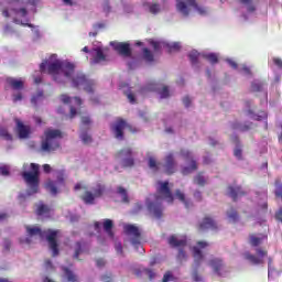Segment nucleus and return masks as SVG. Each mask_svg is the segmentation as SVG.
<instances>
[{
    "instance_id": "c03bdc74",
    "label": "nucleus",
    "mask_w": 282,
    "mask_h": 282,
    "mask_svg": "<svg viewBox=\"0 0 282 282\" xmlns=\"http://www.w3.org/2000/svg\"><path fill=\"white\" fill-rule=\"evenodd\" d=\"M106 58L107 57L105 56L102 50L98 48L95 56V63H101V61H106Z\"/></svg>"
},
{
    "instance_id": "72a5a7b5",
    "label": "nucleus",
    "mask_w": 282,
    "mask_h": 282,
    "mask_svg": "<svg viewBox=\"0 0 282 282\" xmlns=\"http://www.w3.org/2000/svg\"><path fill=\"white\" fill-rule=\"evenodd\" d=\"M263 87H265V83L254 80L251 84V91L257 93V91H263Z\"/></svg>"
},
{
    "instance_id": "39448f33",
    "label": "nucleus",
    "mask_w": 282,
    "mask_h": 282,
    "mask_svg": "<svg viewBox=\"0 0 282 282\" xmlns=\"http://www.w3.org/2000/svg\"><path fill=\"white\" fill-rule=\"evenodd\" d=\"M128 129L131 133H138V130L129 124L127 120L122 118H117L116 121L110 126V131L112 132L116 140H124V130Z\"/></svg>"
},
{
    "instance_id": "0e129e2a",
    "label": "nucleus",
    "mask_w": 282,
    "mask_h": 282,
    "mask_svg": "<svg viewBox=\"0 0 282 282\" xmlns=\"http://www.w3.org/2000/svg\"><path fill=\"white\" fill-rule=\"evenodd\" d=\"M46 67H47V61L42 62V63L40 64V72H41L42 74H45Z\"/></svg>"
},
{
    "instance_id": "3c124183",
    "label": "nucleus",
    "mask_w": 282,
    "mask_h": 282,
    "mask_svg": "<svg viewBox=\"0 0 282 282\" xmlns=\"http://www.w3.org/2000/svg\"><path fill=\"white\" fill-rule=\"evenodd\" d=\"M0 175H10V169L7 165H0Z\"/></svg>"
},
{
    "instance_id": "69168bd1",
    "label": "nucleus",
    "mask_w": 282,
    "mask_h": 282,
    "mask_svg": "<svg viewBox=\"0 0 282 282\" xmlns=\"http://www.w3.org/2000/svg\"><path fill=\"white\" fill-rule=\"evenodd\" d=\"M194 199H196V202H202L203 199L202 192L199 191L194 192Z\"/></svg>"
},
{
    "instance_id": "9b49d317",
    "label": "nucleus",
    "mask_w": 282,
    "mask_h": 282,
    "mask_svg": "<svg viewBox=\"0 0 282 282\" xmlns=\"http://www.w3.org/2000/svg\"><path fill=\"white\" fill-rule=\"evenodd\" d=\"M123 232L128 237H131L132 246H140V241H142V232L140 231V228H138L135 225H124Z\"/></svg>"
},
{
    "instance_id": "393cba45",
    "label": "nucleus",
    "mask_w": 282,
    "mask_h": 282,
    "mask_svg": "<svg viewBox=\"0 0 282 282\" xmlns=\"http://www.w3.org/2000/svg\"><path fill=\"white\" fill-rule=\"evenodd\" d=\"M231 142H234V144H237V148L234 150L235 158H237L238 160H243V151L239 147L240 144L239 137L238 135L231 137Z\"/></svg>"
},
{
    "instance_id": "f8f14e48",
    "label": "nucleus",
    "mask_w": 282,
    "mask_h": 282,
    "mask_svg": "<svg viewBox=\"0 0 282 282\" xmlns=\"http://www.w3.org/2000/svg\"><path fill=\"white\" fill-rule=\"evenodd\" d=\"M159 187L156 188L158 195L162 197L163 199H166L167 204H173L175 202V197L173 196V193L171 192V187H169V181L158 182Z\"/></svg>"
},
{
    "instance_id": "bb28decb",
    "label": "nucleus",
    "mask_w": 282,
    "mask_h": 282,
    "mask_svg": "<svg viewBox=\"0 0 282 282\" xmlns=\"http://www.w3.org/2000/svg\"><path fill=\"white\" fill-rule=\"evenodd\" d=\"M102 226H104L105 232H107V235H108L111 239H113V220L107 218V219L104 220Z\"/></svg>"
},
{
    "instance_id": "338daca9",
    "label": "nucleus",
    "mask_w": 282,
    "mask_h": 282,
    "mask_svg": "<svg viewBox=\"0 0 282 282\" xmlns=\"http://www.w3.org/2000/svg\"><path fill=\"white\" fill-rule=\"evenodd\" d=\"M183 105L187 108L191 107V97H188V96L184 97Z\"/></svg>"
},
{
    "instance_id": "c756f323",
    "label": "nucleus",
    "mask_w": 282,
    "mask_h": 282,
    "mask_svg": "<svg viewBox=\"0 0 282 282\" xmlns=\"http://www.w3.org/2000/svg\"><path fill=\"white\" fill-rule=\"evenodd\" d=\"M46 191L51 193V195H57L58 194V187L56 185V182L48 180L45 184Z\"/></svg>"
},
{
    "instance_id": "052dcab7",
    "label": "nucleus",
    "mask_w": 282,
    "mask_h": 282,
    "mask_svg": "<svg viewBox=\"0 0 282 282\" xmlns=\"http://www.w3.org/2000/svg\"><path fill=\"white\" fill-rule=\"evenodd\" d=\"M44 265H45L46 270H53L54 269V264H52V260H50V259H46L44 261Z\"/></svg>"
},
{
    "instance_id": "774afa93",
    "label": "nucleus",
    "mask_w": 282,
    "mask_h": 282,
    "mask_svg": "<svg viewBox=\"0 0 282 282\" xmlns=\"http://www.w3.org/2000/svg\"><path fill=\"white\" fill-rule=\"evenodd\" d=\"M193 279H194V281L199 282V281H202V275H199V273L197 271H195L193 273Z\"/></svg>"
},
{
    "instance_id": "f257e3e1",
    "label": "nucleus",
    "mask_w": 282,
    "mask_h": 282,
    "mask_svg": "<svg viewBox=\"0 0 282 282\" xmlns=\"http://www.w3.org/2000/svg\"><path fill=\"white\" fill-rule=\"evenodd\" d=\"M75 69L76 66L69 62L55 61L47 64V74L53 76L55 83H65V78H70L72 86L75 89H84L87 94H94V85L96 83L87 78V75L83 73L74 75Z\"/></svg>"
},
{
    "instance_id": "5701e85b",
    "label": "nucleus",
    "mask_w": 282,
    "mask_h": 282,
    "mask_svg": "<svg viewBox=\"0 0 282 282\" xmlns=\"http://www.w3.org/2000/svg\"><path fill=\"white\" fill-rule=\"evenodd\" d=\"M7 84L14 91H21V89H23L25 87V83L22 79H17L14 77H8Z\"/></svg>"
},
{
    "instance_id": "5fc2aeb1",
    "label": "nucleus",
    "mask_w": 282,
    "mask_h": 282,
    "mask_svg": "<svg viewBox=\"0 0 282 282\" xmlns=\"http://www.w3.org/2000/svg\"><path fill=\"white\" fill-rule=\"evenodd\" d=\"M173 279V274L171 273V271H167L162 279V282H169Z\"/></svg>"
},
{
    "instance_id": "2eb2a0df",
    "label": "nucleus",
    "mask_w": 282,
    "mask_h": 282,
    "mask_svg": "<svg viewBox=\"0 0 282 282\" xmlns=\"http://www.w3.org/2000/svg\"><path fill=\"white\" fill-rule=\"evenodd\" d=\"M163 171L166 175H173L177 171V161H175V154L173 152L165 155Z\"/></svg>"
},
{
    "instance_id": "49530a36",
    "label": "nucleus",
    "mask_w": 282,
    "mask_h": 282,
    "mask_svg": "<svg viewBox=\"0 0 282 282\" xmlns=\"http://www.w3.org/2000/svg\"><path fill=\"white\" fill-rule=\"evenodd\" d=\"M240 3L248 6V12H254V10H257L254 4H252V0H240Z\"/></svg>"
},
{
    "instance_id": "ea45409f",
    "label": "nucleus",
    "mask_w": 282,
    "mask_h": 282,
    "mask_svg": "<svg viewBox=\"0 0 282 282\" xmlns=\"http://www.w3.org/2000/svg\"><path fill=\"white\" fill-rule=\"evenodd\" d=\"M199 52L197 51H192L189 54H188V58L192 63V65H197V62L199 61Z\"/></svg>"
},
{
    "instance_id": "c9c22d12",
    "label": "nucleus",
    "mask_w": 282,
    "mask_h": 282,
    "mask_svg": "<svg viewBox=\"0 0 282 282\" xmlns=\"http://www.w3.org/2000/svg\"><path fill=\"white\" fill-rule=\"evenodd\" d=\"M118 195H121L123 204H129V194L127 193V189L124 187L119 186L117 188Z\"/></svg>"
},
{
    "instance_id": "79ce46f5",
    "label": "nucleus",
    "mask_w": 282,
    "mask_h": 282,
    "mask_svg": "<svg viewBox=\"0 0 282 282\" xmlns=\"http://www.w3.org/2000/svg\"><path fill=\"white\" fill-rule=\"evenodd\" d=\"M80 140L84 144H91V142L94 141L91 139V135H89V133H87V131H84L80 133Z\"/></svg>"
},
{
    "instance_id": "58836bf2",
    "label": "nucleus",
    "mask_w": 282,
    "mask_h": 282,
    "mask_svg": "<svg viewBox=\"0 0 282 282\" xmlns=\"http://www.w3.org/2000/svg\"><path fill=\"white\" fill-rule=\"evenodd\" d=\"M194 184H197V186H206V178L204 177V175L202 173H198L194 177Z\"/></svg>"
},
{
    "instance_id": "7c9ffc66",
    "label": "nucleus",
    "mask_w": 282,
    "mask_h": 282,
    "mask_svg": "<svg viewBox=\"0 0 282 282\" xmlns=\"http://www.w3.org/2000/svg\"><path fill=\"white\" fill-rule=\"evenodd\" d=\"M26 232L29 235V237H43V230H41V228L39 227H30L26 226Z\"/></svg>"
},
{
    "instance_id": "a18cd8bd",
    "label": "nucleus",
    "mask_w": 282,
    "mask_h": 282,
    "mask_svg": "<svg viewBox=\"0 0 282 282\" xmlns=\"http://www.w3.org/2000/svg\"><path fill=\"white\" fill-rule=\"evenodd\" d=\"M124 96L128 98L130 105H135V95L131 90L123 91Z\"/></svg>"
},
{
    "instance_id": "680f3d73",
    "label": "nucleus",
    "mask_w": 282,
    "mask_h": 282,
    "mask_svg": "<svg viewBox=\"0 0 282 282\" xmlns=\"http://www.w3.org/2000/svg\"><path fill=\"white\" fill-rule=\"evenodd\" d=\"M273 63L279 67V69H282V59L279 57H273Z\"/></svg>"
},
{
    "instance_id": "dca6fc26",
    "label": "nucleus",
    "mask_w": 282,
    "mask_h": 282,
    "mask_svg": "<svg viewBox=\"0 0 282 282\" xmlns=\"http://www.w3.org/2000/svg\"><path fill=\"white\" fill-rule=\"evenodd\" d=\"M208 246H209L208 242L204 240H199L196 242V246L192 248V252H193V257L196 265H200L202 262L204 261V253L202 252V250H204V248H208Z\"/></svg>"
},
{
    "instance_id": "a19ab883",
    "label": "nucleus",
    "mask_w": 282,
    "mask_h": 282,
    "mask_svg": "<svg viewBox=\"0 0 282 282\" xmlns=\"http://www.w3.org/2000/svg\"><path fill=\"white\" fill-rule=\"evenodd\" d=\"M143 58L148 63H153L154 61L153 53L149 48H143Z\"/></svg>"
},
{
    "instance_id": "6e6552de",
    "label": "nucleus",
    "mask_w": 282,
    "mask_h": 282,
    "mask_svg": "<svg viewBox=\"0 0 282 282\" xmlns=\"http://www.w3.org/2000/svg\"><path fill=\"white\" fill-rule=\"evenodd\" d=\"M115 160H118L123 169H131L135 165L133 159V150L131 148H123L115 154Z\"/></svg>"
},
{
    "instance_id": "4468645a",
    "label": "nucleus",
    "mask_w": 282,
    "mask_h": 282,
    "mask_svg": "<svg viewBox=\"0 0 282 282\" xmlns=\"http://www.w3.org/2000/svg\"><path fill=\"white\" fill-rule=\"evenodd\" d=\"M256 252L258 257L248 251L243 253V257L247 261H250L252 265H263V257H268V250L258 248L256 249Z\"/></svg>"
},
{
    "instance_id": "e433bc0d",
    "label": "nucleus",
    "mask_w": 282,
    "mask_h": 282,
    "mask_svg": "<svg viewBox=\"0 0 282 282\" xmlns=\"http://www.w3.org/2000/svg\"><path fill=\"white\" fill-rule=\"evenodd\" d=\"M64 272L66 274L68 282H78V276L72 272V270L65 268Z\"/></svg>"
},
{
    "instance_id": "bf43d9fd",
    "label": "nucleus",
    "mask_w": 282,
    "mask_h": 282,
    "mask_svg": "<svg viewBox=\"0 0 282 282\" xmlns=\"http://www.w3.org/2000/svg\"><path fill=\"white\" fill-rule=\"evenodd\" d=\"M106 263L107 262L102 258L96 260L97 268H105Z\"/></svg>"
},
{
    "instance_id": "20e7f679",
    "label": "nucleus",
    "mask_w": 282,
    "mask_h": 282,
    "mask_svg": "<svg viewBox=\"0 0 282 282\" xmlns=\"http://www.w3.org/2000/svg\"><path fill=\"white\" fill-rule=\"evenodd\" d=\"M191 8H194L198 14L204 15L208 14V9L206 7H202L197 3V0H177L176 1V10L183 17H188L191 14Z\"/></svg>"
},
{
    "instance_id": "f3484780",
    "label": "nucleus",
    "mask_w": 282,
    "mask_h": 282,
    "mask_svg": "<svg viewBox=\"0 0 282 282\" xmlns=\"http://www.w3.org/2000/svg\"><path fill=\"white\" fill-rule=\"evenodd\" d=\"M198 230L199 232H204L206 230H219V226L217 225V220L210 216H205L198 223Z\"/></svg>"
},
{
    "instance_id": "473e14b6",
    "label": "nucleus",
    "mask_w": 282,
    "mask_h": 282,
    "mask_svg": "<svg viewBox=\"0 0 282 282\" xmlns=\"http://www.w3.org/2000/svg\"><path fill=\"white\" fill-rule=\"evenodd\" d=\"M203 58L208 61L212 65H217V63H219V57L215 53L204 54Z\"/></svg>"
},
{
    "instance_id": "9d476101",
    "label": "nucleus",
    "mask_w": 282,
    "mask_h": 282,
    "mask_svg": "<svg viewBox=\"0 0 282 282\" xmlns=\"http://www.w3.org/2000/svg\"><path fill=\"white\" fill-rule=\"evenodd\" d=\"M181 158L185 160V162H189V166H185L182 169L181 173L182 175H191L193 171H197V161H195V158L193 156V152L182 149L180 151Z\"/></svg>"
},
{
    "instance_id": "1a4fd4ad",
    "label": "nucleus",
    "mask_w": 282,
    "mask_h": 282,
    "mask_svg": "<svg viewBox=\"0 0 282 282\" xmlns=\"http://www.w3.org/2000/svg\"><path fill=\"white\" fill-rule=\"evenodd\" d=\"M44 235H46V241L52 252V257H58V254H61V251L58 250V236L61 235V230L47 229L44 231Z\"/></svg>"
},
{
    "instance_id": "6e6d98bb",
    "label": "nucleus",
    "mask_w": 282,
    "mask_h": 282,
    "mask_svg": "<svg viewBox=\"0 0 282 282\" xmlns=\"http://www.w3.org/2000/svg\"><path fill=\"white\" fill-rule=\"evenodd\" d=\"M150 45H152L154 52H160V50H161L160 42L151 41Z\"/></svg>"
},
{
    "instance_id": "b1692460",
    "label": "nucleus",
    "mask_w": 282,
    "mask_h": 282,
    "mask_svg": "<svg viewBox=\"0 0 282 282\" xmlns=\"http://www.w3.org/2000/svg\"><path fill=\"white\" fill-rule=\"evenodd\" d=\"M231 129L234 131H241L243 133V132L250 131L252 129V122H246V123L234 122L231 124Z\"/></svg>"
},
{
    "instance_id": "4be33fe9",
    "label": "nucleus",
    "mask_w": 282,
    "mask_h": 282,
    "mask_svg": "<svg viewBox=\"0 0 282 282\" xmlns=\"http://www.w3.org/2000/svg\"><path fill=\"white\" fill-rule=\"evenodd\" d=\"M227 195L231 197L234 202H237V197L246 195V192L241 191V186L229 185L227 187Z\"/></svg>"
},
{
    "instance_id": "ddd939ff",
    "label": "nucleus",
    "mask_w": 282,
    "mask_h": 282,
    "mask_svg": "<svg viewBox=\"0 0 282 282\" xmlns=\"http://www.w3.org/2000/svg\"><path fill=\"white\" fill-rule=\"evenodd\" d=\"M111 47L115 50L116 53L119 54V56H123L124 58H131L132 51H131V44L128 42H110Z\"/></svg>"
},
{
    "instance_id": "f03ea898",
    "label": "nucleus",
    "mask_w": 282,
    "mask_h": 282,
    "mask_svg": "<svg viewBox=\"0 0 282 282\" xmlns=\"http://www.w3.org/2000/svg\"><path fill=\"white\" fill-rule=\"evenodd\" d=\"M63 138V132L58 129L48 128L44 131V138L41 141V150L44 153H53V151H58L61 149V140Z\"/></svg>"
},
{
    "instance_id": "c85d7f7f",
    "label": "nucleus",
    "mask_w": 282,
    "mask_h": 282,
    "mask_svg": "<svg viewBox=\"0 0 282 282\" xmlns=\"http://www.w3.org/2000/svg\"><path fill=\"white\" fill-rule=\"evenodd\" d=\"M148 166L153 173H158L160 171V162L154 156H149Z\"/></svg>"
},
{
    "instance_id": "412c9836",
    "label": "nucleus",
    "mask_w": 282,
    "mask_h": 282,
    "mask_svg": "<svg viewBox=\"0 0 282 282\" xmlns=\"http://www.w3.org/2000/svg\"><path fill=\"white\" fill-rule=\"evenodd\" d=\"M268 239V236L263 234H251L249 235V243L252 246V248H258V246H261L263 241Z\"/></svg>"
},
{
    "instance_id": "4c0bfd02",
    "label": "nucleus",
    "mask_w": 282,
    "mask_h": 282,
    "mask_svg": "<svg viewBox=\"0 0 282 282\" xmlns=\"http://www.w3.org/2000/svg\"><path fill=\"white\" fill-rule=\"evenodd\" d=\"M0 138H2V140H7V142H12V134H10L6 128L0 129Z\"/></svg>"
},
{
    "instance_id": "e2e57ef3",
    "label": "nucleus",
    "mask_w": 282,
    "mask_h": 282,
    "mask_svg": "<svg viewBox=\"0 0 282 282\" xmlns=\"http://www.w3.org/2000/svg\"><path fill=\"white\" fill-rule=\"evenodd\" d=\"M115 250H116V252H117L118 254H122V243L117 242V243L115 245Z\"/></svg>"
},
{
    "instance_id": "603ef678",
    "label": "nucleus",
    "mask_w": 282,
    "mask_h": 282,
    "mask_svg": "<svg viewBox=\"0 0 282 282\" xmlns=\"http://www.w3.org/2000/svg\"><path fill=\"white\" fill-rule=\"evenodd\" d=\"M143 272L144 274H147V276H149L150 281H153V279H155V273L153 272V270L144 269Z\"/></svg>"
},
{
    "instance_id": "a211bd4d",
    "label": "nucleus",
    "mask_w": 282,
    "mask_h": 282,
    "mask_svg": "<svg viewBox=\"0 0 282 282\" xmlns=\"http://www.w3.org/2000/svg\"><path fill=\"white\" fill-rule=\"evenodd\" d=\"M147 206H148L149 213H151L156 219H162L164 207H162V203L160 202V196H156L155 202H148Z\"/></svg>"
},
{
    "instance_id": "0eeeda50",
    "label": "nucleus",
    "mask_w": 282,
    "mask_h": 282,
    "mask_svg": "<svg viewBox=\"0 0 282 282\" xmlns=\"http://www.w3.org/2000/svg\"><path fill=\"white\" fill-rule=\"evenodd\" d=\"M167 243L171 246V248H178V253H177V260L178 261H186V251L184 248L188 246V240L186 237L177 238V236L172 235L167 239Z\"/></svg>"
},
{
    "instance_id": "37998d69",
    "label": "nucleus",
    "mask_w": 282,
    "mask_h": 282,
    "mask_svg": "<svg viewBox=\"0 0 282 282\" xmlns=\"http://www.w3.org/2000/svg\"><path fill=\"white\" fill-rule=\"evenodd\" d=\"M166 48L169 54H172V52H180V43L174 42L173 44H166Z\"/></svg>"
},
{
    "instance_id": "a878e982",
    "label": "nucleus",
    "mask_w": 282,
    "mask_h": 282,
    "mask_svg": "<svg viewBox=\"0 0 282 282\" xmlns=\"http://www.w3.org/2000/svg\"><path fill=\"white\" fill-rule=\"evenodd\" d=\"M175 197L184 204L185 208H191V206H193V203L189 199H186V194L181 189L175 191Z\"/></svg>"
},
{
    "instance_id": "8fccbe9b",
    "label": "nucleus",
    "mask_w": 282,
    "mask_h": 282,
    "mask_svg": "<svg viewBox=\"0 0 282 282\" xmlns=\"http://www.w3.org/2000/svg\"><path fill=\"white\" fill-rule=\"evenodd\" d=\"M151 14H158L160 12V6L158 3H152L149 7Z\"/></svg>"
},
{
    "instance_id": "7ed1b4c3",
    "label": "nucleus",
    "mask_w": 282,
    "mask_h": 282,
    "mask_svg": "<svg viewBox=\"0 0 282 282\" xmlns=\"http://www.w3.org/2000/svg\"><path fill=\"white\" fill-rule=\"evenodd\" d=\"M31 172H22V177L29 186L28 195H36L39 193V184H41V165L39 163L30 164Z\"/></svg>"
},
{
    "instance_id": "de8ad7c7",
    "label": "nucleus",
    "mask_w": 282,
    "mask_h": 282,
    "mask_svg": "<svg viewBox=\"0 0 282 282\" xmlns=\"http://www.w3.org/2000/svg\"><path fill=\"white\" fill-rule=\"evenodd\" d=\"M2 248L4 252H10V248H12V241L10 239L6 238L2 243Z\"/></svg>"
},
{
    "instance_id": "f704fd0d",
    "label": "nucleus",
    "mask_w": 282,
    "mask_h": 282,
    "mask_svg": "<svg viewBox=\"0 0 282 282\" xmlns=\"http://www.w3.org/2000/svg\"><path fill=\"white\" fill-rule=\"evenodd\" d=\"M52 209L50 208V206L41 203L39 206H37V209H36V215L41 216V215H47Z\"/></svg>"
},
{
    "instance_id": "6ab92c4d",
    "label": "nucleus",
    "mask_w": 282,
    "mask_h": 282,
    "mask_svg": "<svg viewBox=\"0 0 282 282\" xmlns=\"http://www.w3.org/2000/svg\"><path fill=\"white\" fill-rule=\"evenodd\" d=\"M15 124L19 138H21L22 140H25V138H30V126L23 124L20 119H15Z\"/></svg>"
},
{
    "instance_id": "423d86ee",
    "label": "nucleus",
    "mask_w": 282,
    "mask_h": 282,
    "mask_svg": "<svg viewBox=\"0 0 282 282\" xmlns=\"http://www.w3.org/2000/svg\"><path fill=\"white\" fill-rule=\"evenodd\" d=\"M105 193H107V186H105V184L97 183L93 187V192L86 191L80 196V199L84 202V204L91 206L96 203V198L102 197V195H105Z\"/></svg>"
},
{
    "instance_id": "2f4dec72",
    "label": "nucleus",
    "mask_w": 282,
    "mask_h": 282,
    "mask_svg": "<svg viewBox=\"0 0 282 282\" xmlns=\"http://www.w3.org/2000/svg\"><path fill=\"white\" fill-rule=\"evenodd\" d=\"M83 248H88L85 242H76L74 259H77V261L80 260L79 257H80V254H83Z\"/></svg>"
},
{
    "instance_id": "cd10ccee",
    "label": "nucleus",
    "mask_w": 282,
    "mask_h": 282,
    "mask_svg": "<svg viewBox=\"0 0 282 282\" xmlns=\"http://www.w3.org/2000/svg\"><path fill=\"white\" fill-rule=\"evenodd\" d=\"M227 218L230 224H237V221H239V213L237 209L231 207L229 210H227Z\"/></svg>"
},
{
    "instance_id": "4d7b16f0",
    "label": "nucleus",
    "mask_w": 282,
    "mask_h": 282,
    "mask_svg": "<svg viewBox=\"0 0 282 282\" xmlns=\"http://www.w3.org/2000/svg\"><path fill=\"white\" fill-rule=\"evenodd\" d=\"M101 280H104L105 282H111L113 281V275H111V273L104 274L101 276Z\"/></svg>"
},
{
    "instance_id": "864d4df0",
    "label": "nucleus",
    "mask_w": 282,
    "mask_h": 282,
    "mask_svg": "<svg viewBox=\"0 0 282 282\" xmlns=\"http://www.w3.org/2000/svg\"><path fill=\"white\" fill-rule=\"evenodd\" d=\"M61 100H62V102H64V105H69L72 102V97H69L67 95H62Z\"/></svg>"
},
{
    "instance_id": "09e8293b",
    "label": "nucleus",
    "mask_w": 282,
    "mask_h": 282,
    "mask_svg": "<svg viewBox=\"0 0 282 282\" xmlns=\"http://www.w3.org/2000/svg\"><path fill=\"white\" fill-rule=\"evenodd\" d=\"M159 94L161 98H169V96H171V93L169 91V86H163Z\"/></svg>"
},
{
    "instance_id": "aec40b11",
    "label": "nucleus",
    "mask_w": 282,
    "mask_h": 282,
    "mask_svg": "<svg viewBox=\"0 0 282 282\" xmlns=\"http://www.w3.org/2000/svg\"><path fill=\"white\" fill-rule=\"evenodd\" d=\"M209 265L213 268L215 274L221 276V272L224 271V260L221 258H213L209 260Z\"/></svg>"
},
{
    "instance_id": "13d9d810",
    "label": "nucleus",
    "mask_w": 282,
    "mask_h": 282,
    "mask_svg": "<svg viewBox=\"0 0 282 282\" xmlns=\"http://www.w3.org/2000/svg\"><path fill=\"white\" fill-rule=\"evenodd\" d=\"M15 14H21V17H28V9L21 8L15 10Z\"/></svg>"
}]
</instances>
